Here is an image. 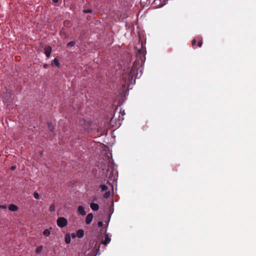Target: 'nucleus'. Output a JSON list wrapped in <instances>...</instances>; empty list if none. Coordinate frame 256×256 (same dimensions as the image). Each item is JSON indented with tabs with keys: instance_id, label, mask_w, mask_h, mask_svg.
Returning a JSON list of instances; mask_svg holds the SVG:
<instances>
[{
	"instance_id": "f257e3e1",
	"label": "nucleus",
	"mask_w": 256,
	"mask_h": 256,
	"mask_svg": "<svg viewBox=\"0 0 256 256\" xmlns=\"http://www.w3.org/2000/svg\"><path fill=\"white\" fill-rule=\"evenodd\" d=\"M56 224L58 227L62 228L68 224V220L64 217H60L58 218Z\"/></svg>"
},
{
	"instance_id": "f03ea898",
	"label": "nucleus",
	"mask_w": 256,
	"mask_h": 256,
	"mask_svg": "<svg viewBox=\"0 0 256 256\" xmlns=\"http://www.w3.org/2000/svg\"><path fill=\"white\" fill-rule=\"evenodd\" d=\"M154 4L157 7H161L164 6L166 4L165 0H154Z\"/></svg>"
},
{
	"instance_id": "7ed1b4c3",
	"label": "nucleus",
	"mask_w": 256,
	"mask_h": 256,
	"mask_svg": "<svg viewBox=\"0 0 256 256\" xmlns=\"http://www.w3.org/2000/svg\"><path fill=\"white\" fill-rule=\"evenodd\" d=\"M44 54H46L47 58H49L52 52L51 47L49 46H47L44 48Z\"/></svg>"
},
{
	"instance_id": "20e7f679",
	"label": "nucleus",
	"mask_w": 256,
	"mask_h": 256,
	"mask_svg": "<svg viewBox=\"0 0 256 256\" xmlns=\"http://www.w3.org/2000/svg\"><path fill=\"white\" fill-rule=\"evenodd\" d=\"M93 218V214L92 213L88 214L86 217V224H89L92 222Z\"/></svg>"
},
{
	"instance_id": "39448f33",
	"label": "nucleus",
	"mask_w": 256,
	"mask_h": 256,
	"mask_svg": "<svg viewBox=\"0 0 256 256\" xmlns=\"http://www.w3.org/2000/svg\"><path fill=\"white\" fill-rule=\"evenodd\" d=\"M136 71H137L136 68L134 66H133L130 70V74L132 80L133 78V77L135 76Z\"/></svg>"
},
{
	"instance_id": "423d86ee",
	"label": "nucleus",
	"mask_w": 256,
	"mask_h": 256,
	"mask_svg": "<svg viewBox=\"0 0 256 256\" xmlns=\"http://www.w3.org/2000/svg\"><path fill=\"white\" fill-rule=\"evenodd\" d=\"M8 209L12 212H16L18 210V208L14 204H10L8 206Z\"/></svg>"
},
{
	"instance_id": "0eeeda50",
	"label": "nucleus",
	"mask_w": 256,
	"mask_h": 256,
	"mask_svg": "<svg viewBox=\"0 0 256 256\" xmlns=\"http://www.w3.org/2000/svg\"><path fill=\"white\" fill-rule=\"evenodd\" d=\"M52 228L44 229L42 232V235L45 237H48L50 234V230Z\"/></svg>"
},
{
	"instance_id": "6e6552de",
	"label": "nucleus",
	"mask_w": 256,
	"mask_h": 256,
	"mask_svg": "<svg viewBox=\"0 0 256 256\" xmlns=\"http://www.w3.org/2000/svg\"><path fill=\"white\" fill-rule=\"evenodd\" d=\"M78 213L82 216H84L86 214L84 208L82 206H78Z\"/></svg>"
},
{
	"instance_id": "1a4fd4ad",
	"label": "nucleus",
	"mask_w": 256,
	"mask_h": 256,
	"mask_svg": "<svg viewBox=\"0 0 256 256\" xmlns=\"http://www.w3.org/2000/svg\"><path fill=\"white\" fill-rule=\"evenodd\" d=\"M90 208L94 211H96L99 208V206L96 203H91L90 205Z\"/></svg>"
},
{
	"instance_id": "9d476101",
	"label": "nucleus",
	"mask_w": 256,
	"mask_h": 256,
	"mask_svg": "<svg viewBox=\"0 0 256 256\" xmlns=\"http://www.w3.org/2000/svg\"><path fill=\"white\" fill-rule=\"evenodd\" d=\"M110 241V238H109L108 235V234H106L104 236V240L102 244L104 245L108 244Z\"/></svg>"
},
{
	"instance_id": "9b49d317",
	"label": "nucleus",
	"mask_w": 256,
	"mask_h": 256,
	"mask_svg": "<svg viewBox=\"0 0 256 256\" xmlns=\"http://www.w3.org/2000/svg\"><path fill=\"white\" fill-rule=\"evenodd\" d=\"M84 235V231L82 230H78L76 232V236L78 238H82Z\"/></svg>"
},
{
	"instance_id": "f8f14e48",
	"label": "nucleus",
	"mask_w": 256,
	"mask_h": 256,
	"mask_svg": "<svg viewBox=\"0 0 256 256\" xmlns=\"http://www.w3.org/2000/svg\"><path fill=\"white\" fill-rule=\"evenodd\" d=\"M70 236L68 234H66L65 236V242L66 244H68L70 242Z\"/></svg>"
},
{
	"instance_id": "ddd939ff",
	"label": "nucleus",
	"mask_w": 256,
	"mask_h": 256,
	"mask_svg": "<svg viewBox=\"0 0 256 256\" xmlns=\"http://www.w3.org/2000/svg\"><path fill=\"white\" fill-rule=\"evenodd\" d=\"M43 250V246H40L37 248L36 250V252L37 254H39L42 252Z\"/></svg>"
},
{
	"instance_id": "4468645a",
	"label": "nucleus",
	"mask_w": 256,
	"mask_h": 256,
	"mask_svg": "<svg viewBox=\"0 0 256 256\" xmlns=\"http://www.w3.org/2000/svg\"><path fill=\"white\" fill-rule=\"evenodd\" d=\"M54 64L56 66H57L58 67H60V64L57 58H55L54 60Z\"/></svg>"
},
{
	"instance_id": "2eb2a0df",
	"label": "nucleus",
	"mask_w": 256,
	"mask_h": 256,
	"mask_svg": "<svg viewBox=\"0 0 256 256\" xmlns=\"http://www.w3.org/2000/svg\"><path fill=\"white\" fill-rule=\"evenodd\" d=\"M55 210V206L54 204H52L50 206L49 211L50 212H53Z\"/></svg>"
},
{
	"instance_id": "dca6fc26",
	"label": "nucleus",
	"mask_w": 256,
	"mask_h": 256,
	"mask_svg": "<svg viewBox=\"0 0 256 256\" xmlns=\"http://www.w3.org/2000/svg\"><path fill=\"white\" fill-rule=\"evenodd\" d=\"M110 196V190H108V191H106L104 193V198H109Z\"/></svg>"
},
{
	"instance_id": "f3484780",
	"label": "nucleus",
	"mask_w": 256,
	"mask_h": 256,
	"mask_svg": "<svg viewBox=\"0 0 256 256\" xmlns=\"http://www.w3.org/2000/svg\"><path fill=\"white\" fill-rule=\"evenodd\" d=\"M100 188L102 192L106 191L108 190V186L104 184L102 185Z\"/></svg>"
},
{
	"instance_id": "a211bd4d",
	"label": "nucleus",
	"mask_w": 256,
	"mask_h": 256,
	"mask_svg": "<svg viewBox=\"0 0 256 256\" xmlns=\"http://www.w3.org/2000/svg\"><path fill=\"white\" fill-rule=\"evenodd\" d=\"M34 198H36V199H38L40 196H39V194H38L37 192H34Z\"/></svg>"
},
{
	"instance_id": "6ab92c4d",
	"label": "nucleus",
	"mask_w": 256,
	"mask_h": 256,
	"mask_svg": "<svg viewBox=\"0 0 256 256\" xmlns=\"http://www.w3.org/2000/svg\"><path fill=\"white\" fill-rule=\"evenodd\" d=\"M74 45V42H70L68 44V47H72Z\"/></svg>"
},
{
	"instance_id": "aec40b11",
	"label": "nucleus",
	"mask_w": 256,
	"mask_h": 256,
	"mask_svg": "<svg viewBox=\"0 0 256 256\" xmlns=\"http://www.w3.org/2000/svg\"><path fill=\"white\" fill-rule=\"evenodd\" d=\"M202 40H200L198 42V47H201V46H202Z\"/></svg>"
},
{
	"instance_id": "412c9836",
	"label": "nucleus",
	"mask_w": 256,
	"mask_h": 256,
	"mask_svg": "<svg viewBox=\"0 0 256 256\" xmlns=\"http://www.w3.org/2000/svg\"><path fill=\"white\" fill-rule=\"evenodd\" d=\"M48 127H49L50 129V130H51V131H52V130H53V129H54V126H52V124H48Z\"/></svg>"
},
{
	"instance_id": "4be33fe9",
	"label": "nucleus",
	"mask_w": 256,
	"mask_h": 256,
	"mask_svg": "<svg viewBox=\"0 0 256 256\" xmlns=\"http://www.w3.org/2000/svg\"><path fill=\"white\" fill-rule=\"evenodd\" d=\"M7 206L6 205H0V208L6 209Z\"/></svg>"
},
{
	"instance_id": "5701e85b",
	"label": "nucleus",
	"mask_w": 256,
	"mask_h": 256,
	"mask_svg": "<svg viewBox=\"0 0 256 256\" xmlns=\"http://www.w3.org/2000/svg\"><path fill=\"white\" fill-rule=\"evenodd\" d=\"M102 222H98V225L99 227H101L102 226Z\"/></svg>"
},
{
	"instance_id": "b1692460",
	"label": "nucleus",
	"mask_w": 256,
	"mask_h": 256,
	"mask_svg": "<svg viewBox=\"0 0 256 256\" xmlns=\"http://www.w3.org/2000/svg\"><path fill=\"white\" fill-rule=\"evenodd\" d=\"M192 46H194V44H196V40L195 39H194L192 42Z\"/></svg>"
},
{
	"instance_id": "393cba45",
	"label": "nucleus",
	"mask_w": 256,
	"mask_h": 256,
	"mask_svg": "<svg viewBox=\"0 0 256 256\" xmlns=\"http://www.w3.org/2000/svg\"><path fill=\"white\" fill-rule=\"evenodd\" d=\"M84 12L85 13H90L92 12V10H84Z\"/></svg>"
},
{
	"instance_id": "a878e982",
	"label": "nucleus",
	"mask_w": 256,
	"mask_h": 256,
	"mask_svg": "<svg viewBox=\"0 0 256 256\" xmlns=\"http://www.w3.org/2000/svg\"><path fill=\"white\" fill-rule=\"evenodd\" d=\"M76 234H72V238H76Z\"/></svg>"
},
{
	"instance_id": "bb28decb",
	"label": "nucleus",
	"mask_w": 256,
	"mask_h": 256,
	"mask_svg": "<svg viewBox=\"0 0 256 256\" xmlns=\"http://www.w3.org/2000/svg\"><path fill=\"white\" fill-rule=\"evenodd\" d=\"M52 1L54 3H57V2H58V0H52Z\"/></svg>"
},
{
	"instance_id": "cd10ccee",
	"label": "nucleus",
	"mask_w": 256,
	"mask_h": 256,
	"mask_svg": "<svg viewBox=\"0 0 256 256\" xmlns=\"http://www.w3.org/2000/svg\"><path fill=\"white\" fill-rule=\"evenodd\" d=\"M16 167L15 166H12V168H11V169L12 170H14L16 169Z\"/></svg>"
}]
</instances>
